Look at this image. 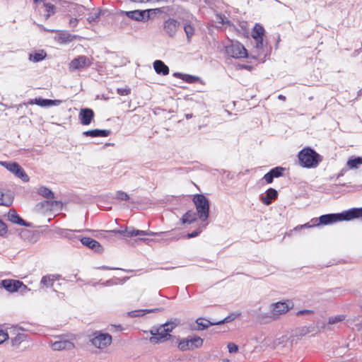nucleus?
<instances>
[{"label":"nucleus","instance_id":"obj_1","mask_svg":"<svg viewBox=\"0 0 362 362\" xmlns=\"http://www.w3.org/2000/svg\"><path fill=\"white\" fill-rule=\"evenodd\" d=\"M362 216V208H354L340 214H329L319 217L317 223L314 226L329 225L341 221H349Z\"/></svg>","mask_w":362,"mask_h":362},{"label":"nucleus","instance_id":"obj_2","mask_svg":"<svg viewBox=\"0 0 362 362\" xmlns=\"http://www.w3.org/2000/svg\"><path fill=\"white\" fill-rule=\"evenodd\" d=\"M37 192L38 194L48 199L36 205V210L39 212L46 213L48 211L53 210L54 206H59L61 205L59 202L52 200L54 198V194L49 188L45 186H40L37 189Z\"/></svg>","mask_w":362,"mask_h":362},{"label":"nucleus","instance_id":"obj_3","mask_svg":"<svg viewBox=\"0 0 362 362\" xmlns=\"http://www.w3.org/2000/svg\"><path fill=\"white\" fill-rule=\"evenodd\" d=\"M300 165L304 168H315L322 161V156L310 148H305L298 153Z\"/></svg>","mask_w":362,"mask_h":362},{"label":"nucleus","instance_id":"obj_4","mask_svg":"<svg viewBox=\"0 0 362 362\" xmlns=\"http://www.w3.org/2000/svg\"><path fill=\"white\" fill-rule=\"evenodd\" d=\"M226 48L227 54L233 58H245L247 56V49L238 42H231Z\"/></svg>","mask_w":362,"mask_h":362},{"label":"nucleus","instance_id":"obj_5","mask_svg":"<svg viewBox=\"0 0 362 362\" xmlns=\"http://www.w3.org/2000/svg\"><path fill=\"white\" fill-rule=\"evenodd\" d=\"M0 165L5 167L8 170L13 173L18 177L21 178L23 182L29 181V177L17 163L1 161Z\"/></svg>","mask_w":362,"mask_h":362},{"label":"nucleus","instance_id":"obj_6","mask_svg":"<svg viewBox=\"0 0 362 362\" xmlns=\"http://www.w3.org/2000/svg\"><path fill=\"white\" fill-rule=\"evenodd\" d=\"M0 284L6 291L11 293L16 292L18 290H21L22 292L30 290L26 285L18 280L4 279L1 281Z\"/></svg>","mask_w":362,"mask_h":362},{"label":"nucleus","instance_id":"obj_7","mask_svg":"<svg viewBox=\"0 0 362 362\" xmlns=\"http://www.w3.org/2000/svg\"><path fill=\"white\" fill-rule=\"evenodd\" d=\"M112 341V337L108 334H95L91 339L92 344L98 348L104 349L109 346Z\"/></svg>","mask_w":362,"mask_h":362},{"label":"nucleus","instance_id":"obj_8","mask_svg":"<svg viewBox=\"0 0 362 362\" xmlns=\"http://www.w3.org/2000/svg\"><path fill=\"white\" fill-rule=\"evenodd\" d=\"M90 65V59L85 56H80L74 59L69 64V69L71 71L81 70Z\"/></svg>","mask_w":362,"mask_h":362},{"label":"nucleus","instance_id":"obj_9","mask_svg":"<svg viewBox=\"0 0 362 362\" xmlns=\"http://www.w3.org/2000/svg\"><path fill=\"white\" fill-rule=\"evenodd\" d=\"M293 304L290 301L278 302L272 305V313L273 316H279L288 312L292 307Z\"/></svg>","mask_w":362,"mask_h":362},{"label":"nucleus","instance_id":"obj_10","mask_svg":"<svg viewBox=\"0 0 362 362\" xmlns=\"http://www.w3.org/2000/svg\"><path fill=\"white\" fill-rule=\"evenodd\" d=\"M179 27V22L173 18L166 20L163 24L164 31L170 37H173L176 34Z\"/></svg>","mask_w":362,"mask_h":362},{"label":"nucleus","instance_id":"obj_11","mask_svg":"<svg viewBox=\"0 0 362 362\" xmlns=\"http://www.w3.org/2000/svg\"><path fill=\"white\" fill-rule=\"evenodd\" d=\"M94 117V112L90 108L81 109L78 114V119L81 124L89 125Z\"/></svg>","mask_w":362,"mask_h":362},{"label":"nucleus","instance_id":"obj_12","mask_svg":"<svg viewBox=\"0 0 362 362\" xmlns=\"http://www.w3.org/2000/svg\"><path fill=\"white\" fill-rule=\"evenodd\" d=\"M81 243L86 247L92 249L96 252H102L103 248L102 245L96 240L88 237H78Z\"/></svg>","mask_w":362,"mask_h":362},{"label":"nucleus","instance_id":"obj_13","mask_svg":"<svg viewBox=\"0 0 362 362\" xmlns=\"http://www.w3.org/2000/svg\"><path fill=\"white\" fill-rule=\"evenodd\" d=\"M125 14L129 18L138 21H146L149 18V11H126Z\"/></svg>","mask_w":362,"mask_h":362},{"label":"nucleus","instance_id":"obj_14","mask_svg":"<svg viewBox=\"0 0 362 362\" xmlns=\"http://www.w3.org/2000/svg\"><path fill=\"white\" fill-rule=\"evenodd\" d=\"M61 103V101L59 100H49V99H43V98H35L34 100H30L28 102V104L33 105L35 104L41 107H48L52 105H59Z\"/></svg>","mask_w":362,"mask_h":362},{"label":"nucleus","instance_id":"obj_15","mask_svg":"<svg viewBox=\"0 0 362 362\" xmlns=\"http://www.w3.org/2000/svg\"><path fill=\"white\" fill-rule=\"evenodd\" d=\"M8 220L12 222L13 223H16L20 226L27 227L31 226V223L25 222L17 214L16 211L14 209H10L9 211L8 212Z\"/></svg>","mask_w":362,"mask_h":362},{"label":"nucleus","instance_id":"obj_16","mask_svg":"<svg viewBox=\"0 0 362 362\" xmlns=\"http://www.w3.org/2000/svg\"><path fill=\"white\" fill-rule=\"evenodd\" d=\"M59 279L57 275H47L42 278L40 284L42 286L54 287V291H56L55 282Z\"/></svg>","mask_w":362,"mask_h":362},{"label":"nucleus","instance_id":"obj_17","mask_svg":"<svg viewBox=\"0 0 362 362\" xmlns=\"http://www.w3.org/2000/svg\"><path fill=\"white\" fill-rule=\"evenodd\" d=\"M74 347V344L68 340L55 341L52 344V348L55 351H60L63 349H72Z\"/></svg>","mask_w":362,"mask_h":362},{"label":"nucleus","instance_id":"obj_18","mask_svg":"<svg viewBox=\"0 0 362 362\" xmlns=\"http://www.w3.org/2000/svg\"><path fill=\"white\" fill-rule=\"evenodd\" d=\"M153 68L155 71L158 74L166 76L169 74V68L162 61L156 60L153 62Z\"/></svg>","mask_w":362,"mask_h":362},{"label":"nucleus","instance_id":"obj_19","mask_svg":"<svg viewBox=\"0 0 362 362\" xmlns=\"http://www.w3.org/2000/svg\"><path fill=\"white\" fill-rule=\"evenodd\" d=\"M236 317H237V315L232 314L226 317L223 320H221L218 321H210V320H205V322H207V323H205V329H207L210 325H222L224 323L230 322L233 321V320H235Z\"/></svg>","mask_w":362,"mask_h":362},{"label":"nucleus","instance_id":"obj_20","mask_svg":"<svg viewBox=\"0 0 362 362\" xmlns=\"http://www.w3.org/2000/svg\"><path fill=\"white\" fill-rule=\"evenodd\" d=\"M109 130L93 129L84 132L83 134L86 136L105 137L110 134Z\"/></svg>","mask_w":362,"mask_h":362},{"label":"nucleus","instance_id":"obj_21","mask_svg":"<svg viewBox=\"0 0 362 362\" xmlns=\"http://www.w3.org/2000/svg\"><path fill=\"white\" fill-rule=\"evenodd\" d=\"M13 201V197L10 193H4L0 190V206H9Z\"/></svg>","mask_w":362,"mask_h":362},{"label":"nucleus","instance_id":"obj_22","mask_svg":"<svg viewBox=\"0 0 362 362\" xmlns=\"http://www.w3.org/2000/svg\"><path fill=\"white\" fill-rule=\"evenodd\" d=\"M193 201L197 207L198 214L202 217L204 213V196L201 194L195 195Z\"/></svg>","mask_w":362,"mask_h":362},{"label":"nucleus","instance_id":"obj_23","mask_svg":"<svg viewBox=\"0 0 362 362\" xmlns=\"http://www.w3.org/2000/svg\"><path fill=\"white\" fill-rule=\"evenodd\" d=\"M160 310V309H159V308H156V309H152V310H148V309L136 310L129 312L128 315L132 317H136L143 316V315H144L147 313H150L151 312H158Z\"/></svg>","mask_w":362,"mask_h":362},{"label":"nucleus","instance_id":"obj_24","mask_svg":"<svg viewBox=\"0 0 362 362\" xmlns=\"http://www.w3.org/2000/svg\"><path fill=\"white\" fill-rule=\"evenodd\" d=\"M198 214L192 211H187L182 218V223H192L197 217Z\"/></svg>","mask_w":362,"mask_h":362},{"label":"nucleus","instance_id":"obj_25","mask_svg":"<svg viewBox=\"0 0 362 362\" xmlns=\"http://www.w3.org/2000/svg\"><path fill=\"white\" fill-rule=\"evenodd\" d=\"M264 33V28L259 24H256L253 28L252 32V36L254 39L262 38Z\"/></svg>","mask_w":362,"mask_h":362},{"label":"nucleus","instance_id":"obj_26","mask_svg":"<svg viewBox=\"0 0 362 362\" xmlns=\"http://www.w3.org/2000/svg\"><path fill=\"white\" fill-rule=\"evenodd\" d=\"M110 232L115 234H126L128 237H134L136 236V230L133 228H125V230H111Z\"/></svg>","mask_w":362,"mask_h":362},{"label":"nucleus","instance_id":"obj_27","mask_svg":"<svg viewBox=\"0 0 362 362\" xmlns=\"http://www.w3.org/2000/svg\"><path fill=\"white\" fill-rule=\"evenodd\" d=\"M46 57V53L44 51H40L29 55V59L33 62H38L44 59Z\"/></svg>","mask_w":362,"mask_h":362},{"label":"nucleus","instance_id":"obj_28","mask_svg":"<svg viewBox=\"0 0 362 362\" xmlns=\"http://www.w3.org/2000/svg\"><path fill=\"white\" fill-rule=\"evenodd\" d=\"M362 164V157H357L354 158H350L347 161V166L350 169L357 168L359 165Z\"/></svg>","mask_w":362,"mask_h":362},{"label":"nucleus","instance_id":"obj_29","mask_svg":"<svg viewBox=\"0 0 362 362\" xmlns=\"http://www.w3.org/2000/svg\"><path fill=\"white\" fill-rule=\"evenodd\" d=\"M151 334H152V337H150L149 339L151 343L156 344L165 341V337L158 336V334L154 331V329L151 330Z\"/></svg>","mask_w":362,"mask_h":362},{"label":"nucleus","instance_id":"obj_30","mask_svg":"<svg viewBox=\"0 0 362 362\" xmlns=\"http://www.w3.org/2000/svg\"><path fill=\"white\" fill-rule=\"evenodd\" d=\"M174 76L176 78H181L188 83H194L197 80V78L195 76L187 75V74H183L181 73H175Z\"/></svg>","mask_w":362,"mask_h":362},{"label":"nucleus","instance_id":"obj_31","mask_svg":"<svg viewBox=\"0 0 362 362\" xmlns=\"http://www.w3.org/2000/svg\"><path fill=\"white\" fill-rule=\"evenodd\" d=\"M86 8L85 6L79 4H74L73 5V11H74V15L80 17L85 14Z\"/></svg>","mask_w":362,"mask_h":362},{"label":"nucleus","instance_id":"obj_32","mask_svg":"<svg viewBox=\"0 0 362 362\" xmlns=\"http://www.w3.org/2000/svg\"><path fill=\"white\" fill-rule=\"evenodd\" d=\"M346 319L345 315H338L336 316H332L329 317L328 324L329 325H335L337 323L341 322Z\"/></svg>","mask_w":362,"mask_h":362},{"label":"nucleus","instance_id":"obj_33","mask_svg":"<svg viewBox=\"0 0 362 362\" xmlns=\"http://www.w3.org/2000/svg\"><path fill=\"white\" fill-rule=\"evenodd\" d=\"M44 6L45 8V18L47 19L50 16L53 15L55 13L56 8L54 5L47 3L45 4Z\"/></svg>","mask_w":362,"mask_h":362},{"label":"nucleus","instance_id":"obj_34","mask_svg":"<svg viewBox=\"0 0 362 362\" xmlns=\"http://www.w3.org/2000/svg\"><path fill=\"white\" fill-rule=\"evenodd\" d=\"M216 20L217 21V23L218 24L221 25H230V21L223 15H221L220 13L216 14Z\"/></svg>","mask_w":362,"mask_h":362},{"label":"nucleus","instance_id":"obj_35","mask_svg":"<svg viewBox=\"0 0 362 362\" xmlns=\"http://www.w3.org/2000/svg\"><path fill=\"white\" fill-rule=\"evenodd\" d=\"M191 349H194L201 346L203 343V339L200 337H192L189 339Z\"/></svg>","mask_w":362,"mask_h":362},{"label":"nucleus","instance_id":"obj_36","mask_svg":"<svg viewBox=\"0 0 362 362\" xmlns=\"http://www.w3.org/2000/svg\"><path fill=\"white\" fill-rule=\"evenodd\" d=\"M184 30L186 33L187 37L188 40H190L192 36L194 33V28L192 24H185L184 26Z\"/></svg>","mask_w":362,"mask_h":362},{"label":"nucleus","instance_id":"obj_37","mask_svg":"<svg viewBox=\"0 0 362 362\" xmlns=\"http://www.w3.org/2000/svg\"><path fill=\"white\" fill-rule=\"evenodd\" d=\"M191 328L194 330H202L204 329V318L199 317L196 322L192 325Z\"/></svg>","mask_w":362,"mask_h":362},{"label":"nucleus","instance_id":"obj_38","mask_svg":"<svg viewBox=\"0 0 362 362\" xmlns=\"http://www.w3.org/2000/svg\"><path fill=\"white\" fill-rule=\"evenodd\" d=\"M178 347L180 350L191 349L189 339H184L181 340L178 344Z\"/></svg>","mask_w":362,"mask_h":362},{"label":"nucleus","instance_id":"obj_39","mask_svg":"<svg viewBox=\"0 0 362 362\" xmlns=\"http://www.w3.org/2000/svg\"><path fill=\"white\" fill-rule=\"evenodd\" d=\"M71 230L69 229H59L57 232L59 235L64 238L71 239L72 237L71 235Z\"/></svg>","mask_w":362,"mask_h":362},{"label":"nucleus","instance_id":"obj_40","mask_svg":"<svg viewBox=\"0 0 362 362\" xmlns=\"http://www.w3.org/2000/svg\"><path fill=\"white\" fill-rule=\"evenodd\" d=\"M162 233H154L150 230H136V236L138 235H157L161 234Z\"/></svg>","mask_w":362,"mask_h":362},{"label":"nucleus","instance_id":"obj_41","mask_svg":"<svg viewBox=\"0 0 362 362\" xmlns=\"http://www.w3.org/2000/svg\"><path fill=\"white\" fill-rule=\"evenodd\" d=\"M313 226H315L314 223L313 225H310L308 223H305V224H303V225H300V226H298L295 227L293 230H291L287 233V235L291 236L292 235V233H293V230H300V229H302V228H311Z\"/></svg>","mask_w":362,"mask_h":362},{"label":"nucleus","instance_id":"obj_42","mask_svg":"<svg viewBox=\"0 0 362 362\" xmlns=\"http://www.w3.org/2000/svg\"><path fill=\"white\" fill-rule=\"evenodd\" d=\"M154 331L158 334V336H164L165 341H166L168 339V337H170V334L165 332V329L163 327V326L160 327L156 329H154Z\"/></svg>","mask_w":362,"mask_h":362},{"label":"nucleus","instance_id":"obj_43","mask_svg":"<svg viewBox=\"0 0 362 362\" xmlns=\"http://www.w3.org/2000/svg\"><path fill=\"white\" fill-rule=\"evenodd\" d=\"M284 168L277 167L270 170V173L273 175L274 177H279L282 175V171Z\"/></svg>","mask_w":362,"mask_h":362},{"label":"nucleus","instance_id":"obj_44","mask_svg":"<svg viewBox=\"0 0 362 362\" xmlns=\"http://www.w3.org/2000/svg\"><path fill=\"white\" fill-rule=\"evenodd\" d=\"M202 232V227L199 226L196 230L189 233L186 235V238H192L199 235Z\"/></svg>","mask_w":362,"mask_h":362},{"label":"nucleus","instance_id":"obj_45","mask_svg":"<svg viewBox=\"0 0 362 362\" xmlns=\"http://www.w3.org/2000/svg\"><path fill=\"white\" fill-rule=\"evenodd\" d=\"M116 198L120 200H128L129 199V195L122 191H118L116 193Z\"/></svg>","mask_w":362,"mask_h":362},{"label":"nucleus","instance_id":"obj_46","mask_svg":"<svg viewBox=\"0 0 362 362\" xmlns=\"http://www.w3.org/2000/svg\"><path fill=\"white\" fill-rule=\"evenodd\" d=\"M277 191L273 188H270L267 191V196H268L271 199H275L277 197Z\"/></svg>","mask_w":362,"mask_h":362},{"label":"nucleus","instance_id":"obj_47","mask_svg":"<svg viewBox=\"0 0 362 362\" xmlns=\"http://www.w3.org/2000/svg\"><path fill=\"white\" fill-rule=\"evenodd\" d=\"M228 349L230 353H236L238 351V346L235 343L230 342L228 344Z\"/></svg>","mask_w":362,"mask_h":362},{"label":"nucleus","instance_id":"obj_48","mask_svg":"<svg viewBox=\"0 0 362 362\" xmlns=\"http://www.w3.org/2000/svg\"><path fill=\"white\" fill-rule=\"evenodd\" d=\"M117 92L120 95H127L130 93L131 90L129 88H117Z\"/></svg>","mask_w":362,"mask_h":362},{"label":"nucleus","instance_id":"obj_49","mask_svg":"<svg viewBox=\"0 0 362 362\" xmlns=\"http://www.w3.org/2000/svg\"><path fill=\"white\" fill-rule=\"evenodd\" d=\"M7 233V227L6 225L0 220V236H4Z\"/></svg>","mask_w":362,"mask_h":362},{"label":"nucleus","instance_id":"obj_50","mask_svg":"<svg viewBox=\"0 0 362 362\" xmlns=\"http://www.w3.org/2000/svg\"><path fill=\"white\" fill-rule=\"evenodd\" d=\"M8 339V333L2 329H0V344L4 343Z\"/></svg>","mask_w":362,"mask_h":362},{"label":"nucleus","instance_id":"obj_51","mask_svg":"<svg viewBox=\"0 0 362 362\" xmlns=\"http://www.w3.org/2000/svg\"><path fill=\"white\" fill-rule=\"evenodd\" d=\"M162 326L165 329V332L168 334H169V332H172V330L174 328V325L169 322H167Z\"/></svg>","mask_w":362,"mask_h":362},{"label":"nucleus","instance_id":"obj_52","mask_svg":"<svg viewBox=\"0 0 362 362\" xmlns=\"http://www.w3.org/2000/svg\"><path fill=\"white\" fill-rule=\"evenodd\" d=\"M264 179L265 180V181L267 183H272L273 181L274 177L269 171L268 173L264 175Z\"/></svg>","mask_w":362,"mask_h":362},{"label":"nucleus","instance_id":"obj_53","mask_svg":"<svg viewBox=\"0 0 362 362\" xmlns=\"http://www.w3.org/2000/svg\"><path fill=\"white\" fill-rule=\"evenodd\" d=\"M99 15H100V13H97L96 12L94 14L90 15V16H88L87 18V21L89 23H92V22L95 21L99 17Z\"/></svg>","mask_w":362,"mask_h":362},{"label":"nucleus","instance_id":"obj_54","mask_svg":"<svg viewBox=\"0 0 362 362\" xmlns=\"http://www.w3.org/2000/svg\"><path fill=\"white\" fill-rule=\"evenodd\" d=\"M256 40V48L257 49H261L263 48V40L262 38L255 39Z\"/></svg>","mask_w":362,"mask_h":362},{"label":"nucleus","instance_id":"obj_55","mask_svg":"<svg viewBox=\"0 0 362 362\" xmlns=\"http://www.w3.org/2000/svg\"><path fill=\"white\" fill-rule=\"evenodd\" d=\"M78 18H71L69 20V26L71 28H74L78 24Z\"/></svg>","mask_w":362,"mask_h":362},{"label":"nucleus","instance_id":"obj_56","mask_svg":"<svg viewBox=\"0 0 362 362\" xmlns=\"http://www.w3.org/2000/svg\"><path fill=\"white\" fill-rule=\"evenodd\" d=\"M261 199L262 202L266 205H269L271 204V199L267 195L264 197H262Z\"/></svg>","mask_w":362,"mask_h":362},{"label":"nucleus","instance_id":"obj_57","mask_svg":"<svg viewBox=\"0 0 362 362\" xmlns=\"http://www.w3.org/2000/svg\"><path fill=\"white\" fill-rule=\"evenodd\" d=\"M209 202H208V200L205 198V206H204V209H205V219H206V218L208 217L209 216Z\"/></svg>","mask_w":362,"mask_h":362},{"label":"nucleus","instance_id":"obj_58","mask_svg":"<svg viewBox=\"0 0 362 362\" xmlns=\"http://www.w3.org/2000/svg\"><path fill=\"white\" fill-rule=\"evenodd\" d=\"M64 42L69 41L72 40V37L71 35H67L66 37H63Z\"/></svg>","mask_w":362,"mask_h":362},{"label":"nucleus","instance_id":"obj_59","mask_svg":"<svg viewBox=\"0 0 362 362\" xmlns=\"http://www.w3.org/2000/svg\"><path fill=\"white\" fill-rule=\"evenodd\" d=\"M311 313L310 310H300L298 313V315H303V314H305V313Z\"/></svg>","mask_w":362,"mask_h":362},{"label":"nucleus","instance_id":"obj_60","mask_svg":"<svg viewBox=\"0 0 362 362\" xmlns=\"http://www.w3.org/2000/svg\"><path fill=\"white\" fill-rule=\"evenodd\" d=\"M110 230L106 231V233H107V232L110 233ZM105 232H104V231L100 232V235H97V237H98V238H99V237H103V238H106L107 237H106V235H105Z\"/></svg>","mask_w":362,"mask_h":362},{"label":"nucleus","instance_id":"obj_61","mask_svg":"<svg viewBox=\"0 0 362 362\" xmlns=\"http://www.w3.org/2000/svg\"><path fill=\"white\" fill-rule=\"evenodd\" d=\"M139 240H141V241H143V242H145V243H148V244L149 243V242H150V241H151V240H149V239H146V238H139Z\"/></svg>","mask_w":362,"mask_h":362},{"label":"nucleus","instance_id":"obj_62","mask_svg":"<svg viewBox=\"0 0 362 362\" xmlns=\"http://www.w3.org/2000/svg\"><path fill=\"white\" fill-rule=\"evenodd\" d=\"M278 98H279V100H286V97H285L284 95H279L278 96Z\"/></svg>","mask_w":362,"mask_h":362},{"label":"nucleus","instance_id":"obj_63","mask_svg":"<svg viewBox=\"0 0 362 362\" xmlns=\"http://www.w3.org/2000/svg\"><path fill=\"white\" fill-rule=\"evenodd\" d=\"M101 268L103 269H112V268H110V267H105V266H103Z\"/></svg>","mask_w":362,"mask_h":362},{"label":"nucleus","instance_id":"obj_64","mask_svg":"<svg viewBox=\"0 0 362 362\" xmlns=\"http://www.w3.org/2000/svg\"><path fill=\"white\" fill-rule=\"evenodd\" d=\"M222 362H230V360L228 358H224L222 360Z\"/></svg>","mask_w":362,"mask_h":362}]
</instances>
